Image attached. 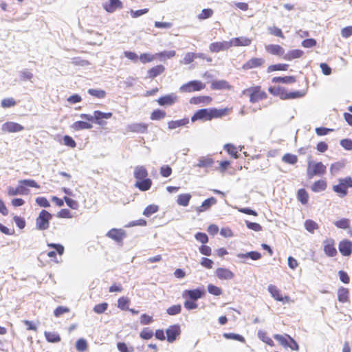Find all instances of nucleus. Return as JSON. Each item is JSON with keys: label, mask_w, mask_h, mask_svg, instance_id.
<instances>
[{"label": "nucleus", "mask_w": 352, "mask_h": 352, "mask_svg": "<svg viewBox=\"0 0 352 352\" xmlns=\"http://www.w3.org/2000/svg\"><path fill=\"white\" fill-rule=\"evenodd\" d=\"M205 87V84L199 80H191L182 85L179 88L180 91L190 93L192 91H200Z\"/></svg>", "instance_id": "423d86ee"}, {"label": "nucleus", "mask_w": 352, "mask_h": 352, "mask_svg": "<svg viewBox=\"0 0 352 352\" xmlns=\"http://www.w3.org/2000/svg\"><path fill=\"white\" fill-rule=\"evenodd\" d=\"M122 7V2L120 0H109V3L104 6V8L108 12H113L117 8Z\"/></svg>", "instance_id": "7c9ffc66"}, {"label": "nucleus", "mask_w": 352, "mask_h": 352, "mask_svg": "<svg viewBox=\"0 0 352 352\" xmlns=\"http://www.w3.org/2000/svg\"><path fill=\"white\" fill-rule=\"evenodd\" d=\"M223 336L228 340H237L241 342H245V338L240 334L234 333H224Z\"/></svg>", "instance_id": "c03bdc74"}, {"label": "nucleus", "mask_w": 352, "mask_h": 352, "mask_svg": "<svg viewBox=\"0 0 352 352\" xmlns=\"http://www.w3.org/2000/svg\"><path fill=\"white\" fill-rule=\"evenodd\" d=\"M127 128L131 132L144 133L147 131L148 125L144 123H133L128 125Z\"/></svg>", "instance_id": "5701e85b"}, {"label": "nucleus", "mask_w": 352, "mask_h": 352, "mask_svg": "<svg viewBox=\"0 0 352 352\" xmlns=\"http://www.w3.org/2000/svg\"><path fill=\"white\" fill-rule=\"evenodd\" d=\"M212 101V98L210 96H197L192 97L190 100V104H199L201 103L209 104Z\"/></svg>", "instance_id": "e433bc0d"}, {"label": "nucleus", "mask_w": 352, "mask_h": 352, "mask_svg": "<svg viewBox=\"0 0 352 352\" xmlns=\"http://www.w3.org/2000/svg\"><path fill=\"white\" fill-rule=\"evenodd\" d=\"M216 276L221 280H230L234 276V274L229 269L219 267L216 270Z\"/></svg>", "instance_id": "f3484780"}, {"label": "nucleus", "mask_w": 352, "mask_h": 352, "mask_svg": "<svg viewBox=\"0 0 352 352\" xmlns=\"http://www.w3.org/2000/svg\"><path fill=\"white\" fill-rule=\"evenodd\" d=\"M338 249L342 255L349 256L352 253V242L347 239L341 241Z\"/></svg>", "instance_id": "9b49d317"}, {"label": "nucleus", "mask_w": 352, "mask_h": 352, "mask_svg": "<svg viewBox=\"0 0 352 352\" xmlns=\"http://www.w3.org/2000/svg\"><path fill=\"white\" fill-rule=\"evenodd\" d=\"M89 94L98 98H103L106 96V92L102 89H89Z\"/></svg>", "instance_id": "13d9d810"}, {"label": "nucleus", "mask_w": 352, "mask_h": 352, "mask_svg": "<svg viewBox=\"0 0 352 352\" xmlns=\"http://www.w3.org/2000/svg\"><path fill=\"white\" fill-rule=\"evenodd\" d=\"M349 290L341 287L338 290V299L341 302H346L349 300Z\"/></svg>", "instance_id": "4c0bfd02"}, {"label": "nucleus", "mask_w": 352, "mask_h": 352, "mask_svg": "<svg viewBox=\"0 0 352 352\" xmlns=\"http://www.w3.org/2000/svg\"><path fill=\"white\" fill-rule=\"evenodd\" d=\"M181 330L179 324H173L170 326L166 330L167 341L170 343L173 342L177 337L180 334Z\"/></svg>", "instance_id": "6e6552de"}, {"label": "nucleus", "mask_w": 352, "mask_h": 352, "mask_svg": "<svg viewBox=\"0 0 352 352\" xmlns=\"http://www.w3.org/2000/svg\"><path fill=\"white\" fill-rule=\"evenodd\" d=\"M227 111L226 108L221 109L216 108L201 109L193 114L191 117V121L192 122L197 120L207 121L213 118H221L227 114Z\"/></svg>", "instance_id": "f257e3e1"}, {"label": "nucleus", "mask_w": 352, "mask_h": 352, "mask_svg": "<svg viewBox=\"0 0 352 352\" xmlns=\"http://www.w3.org/2000/svg\"><path fill=\"white\" fill-rule=\"evenodd\" d=\"M156 57V54L153 55L148 53H143L140 54L139 59L142 63L145 64L152 62Z\"/></svg>", "instance_id": "8fccbe9b"}, {"label": "nucleus", "mask_w": 352, "mask_h": 352, "mask_svg": "<svg viewBox=\"0 0 352 352\" xmlns=\"http://www.w3.org/2000/svg\"><path fill=\"white\" fill-rule=\"evenodd\" d=\"M205 292L204 289L200 287L194 289H186L182 293V297L192 301H197L203 297Z\"/></svg>", "instance_id": "0eeeda50"}, {"label": "nucleus", "mask_w": 352, "mask_h": 352, "mask_svg": "<svg viewBox=\"0 0 352 352\" xmlns=\"http://www.w3.org/2000/svg\"><path fill=\"white\" fill-rule=\"evenodd\" d=\"M117 349L120 352H134V348L132 346H128L122 342L117 343Z\"/></svg>", "instance_id": "3c124183"}, {"label": "nucleus", "mask_w": 352, "mask_h": 352, "mask_svg": "<svg viewBox=\"0 0 352 352\" xmlns=\"http://www.w3.org/2000/svg\"><path fill=\"white\" fill-rule=\"evenodd\" d=\"M177 99L175 94H168L159 98L157 102L160 106H170L173 104Z\"/></svg>", "instance_id": "2eb2a0df"}, {"label": "nucleus", "mask_w": 352, "mask_h": 352, "mask_svg": "<svg viewBox=\"0 0 352 352\" xmlns=\"http://www.w3.org/2000/svg\"><path fill=\"white\" fill-rule=\"evenodd\" d=\"M274 83H283V84H292L296 82V78L294 76H284V77H274L272 80Z\"/></svg>", "instance_id": "473e14b6"}, {"label": "nucleus", "mask_w": 352, "mask_h": 352, "mask_svg": "<svg viewBox=\"0 0 352 352\" xmlns=\"http://www.w3.org/2000/svg\"><path fill=\"white\" fill-rule=\"evenodd\" d=\"M266 51L272 54L277 56H284L285 50L279 45L270 44L265 46Z\"/></svg>", "instance_id": "aec40b11"}, {"label": "nucleus", "mask_w": 352, "mask_h": 352, "mask_svg": "<svg viewBox=\"0 0 352 352\" xmlns=\"http://www.w3.org/2000/svg\"><path fill=\"white\" fill-rule=\"evenodd\" d=\"M267 290L268 292L270 293V294L272 295V296L277 301H287L288 302L289 300V296H285L284 298L282 296V295L280 294V292L279 291V289L275 286V285H270L268 286V288H267Z\"/></svg>", "instance_id": "dca6fc26"}, {"label": "nucleus", "mask_w": 352, "mask_h": 352, "mask_svg": "<svg viewBox=\"0 0 352 352\" xmlns=\"http://www.w3.org/2000/svg\"><path fill=\"white\" fill-rule=\"evenodd\" d=\"M166 116V112L161 109H155L154 110L151 115V119L153 120H159L163 119Z\"/></svg>", "instance_id": "09e8293b"}, {"label": "nucleus", "mask_w": 352, "mask_h": 352, "mask_svg": "<svg viewBox=\"0 0 352 352\" xmlns=\"http://www.w3.org/2000/svg\"><path fill=\"white\" fill-rule=\"evenodd\" d=\"M152 185V181L149 178L136 181L135 186L141 191L148 190Z\"/></svg>", "instance_id": "bb28decb"}, {"label": "nucleus", "mask_w": 352, "mask_h": 352, "mask_svg": "<svg viewBox=\"0 0 352 352\" xmlns=\"http://www.w3.org/2000/svg\"><path fill=\"white\" fill-rule=\"evenodd\" d=\"M297 199L303 205L307 204L309 200V195L305 188H300L298 190Z\"/></svg>", "instance_id": "58836bf2"}, {"label": "nucleus", "mask_w": 352, "mask_h": 352, "mask_svg": "<svg viewBox=\"0 0 352 352\" xmlns=\"http://www.w3.org/2000/svg\"><path fill=\"white\" fill-rule=\"evenodd\" d=\"M236 257L241 259L240 261L242 263H246V259H252L253 261H257L261 258V254L256 251H251L246 253H239L236 254Z\"/></svg>", "instance_id": "1a4fd4ad"}, {"label": "nucleus", "mask_w": 352, "mask_h": 352, "mask_svg": "<svg viewBox=\"0 0 352 352\" xmlns=\"http://www.w3.org/2000/svg\"><path fill=\"white\" fill-rule=\"evenodd\" d=\"M47 246L50 248L54 249L59 255H62L64 253V246L59 243H49Z\"/></svg>", "instance_id": "0e129e2a"}, {"label": "nucleus", "mask_w": 352, "mask_h": 352, "mask_svg": "<svg viewBox=\"0 0 352 352\" xmlns=\"http://www.w3.org/2000/svg\"><path fill=\"white\" fill-rule=\"evenodd\" d=\"M211 88L214 90L229 89L230 86L226 80H219L212 81Z\"/></svg>", "instance_id": "c756f323"}, {"label": "nucleus", "mask_w": 352, "mask_h": 352, "mask_svg": "<svg viewBox=\"0 0 352 352\" xmlns=\"http://www.w3.org/2000/svg\"><path fill=\"white\" fill-rule=\"evenodd\" d=\"M268 90L271 94L278 96L281 100H285L286 89L284 87H272Z\"/></svg>", "instance_id": "2f4dec72"}, {"label": "nucleus", "mask_w": 352, "mask_h": 352, "mask_svg": "<svg viewBox=\"0 0 352 352\" xmlns=\"http://www.w3.org/2000/svg\"><path fill=\"white\" fill-rule=\"evenodd\" d=\"M338 182L341 183L342 186H344L348 190V188H352V178L351 177H346L344 178H340Z\"/></svg>", "instance_id": "69168bd1"}, {"label": "nucleus", "mask_w": 352, "mask_h": 352, "mask_svg": "<svg viewBox=\"0 0 352 352\" xmlns=\"http://www.w3.org/2000/svg\"><path fill=\"white\" fill-rule=\"evenodd\" d=\"M182 311L181 305H175L166 309V313L170 316H175L179 314Z\"/></svg>", "instance_id": "4d7b16f0"}, {"label": "nucleus", "mask_w": 352, "mask_h": 352, "mask_svg": "<svg viewBox=\"0 0 352 352\" xmlns=\"http://www.w3.org/2000/svg\"><path fill=\"white\" fill-rule=\"evenodd\" d=\"M189 119L188 118H184L181 120H171L168 122V128L170 130L179 128L180 126H183L188 124Z\"/></svg>", "instance_id": "c85d7f7f"}, {"label": "nucleus", "mask_w": 352, "mask_h": 352, "mask_svg": "<svg viewBox=\"0 0 352 352\" xmlns=\"http://www.w3.org/2000/svg\"><path fill=\"white\" fill-rule=\"evenodd\" d=\"M164 70L165 67L162 65H158L155 67H153L148 70L147 78L153 79L162 74Z\"/></svg>", "instance_id": "a878e982"}, {"label": "nucleus", "mask_w": 352, "mask_h": 352, "mask_svg": "<svg viewBox=\"0 0 352 352\" xmlns=\"http://www.w3.org/2000/svg\"><path fill=\"white\" fill-rule=\"evenodd\" d=\"M305 95V92L303 91H295L290 92H287L286 91L285 100L299 98L303 97Z\"/></svg>", "instance_id": "a19ab883"}, {"label": "nucleus", "mask_w": 352, "mask_h": 352, "mask_svg": "<svg viewBox=\"0 0 352 352\" xmlns=\"http://www.w3.org/2000/svg\"><path fill=\"white\" fill-rule=\"evenodd\" d=\"M324 252L330 257L335 256L337 254V250L334 247V240L332 239H327L324 241Z\"/></svg>", "instance_id": "f8f14e48"}, {"label": "nucleus", "mask_w": 352, "mask_h": 352, "mask_svg": "<svg viewBox=\"0 0 352 352\" xmlns=\"http://www.w3.org/2000/svg\"><path fill=\"white\" fill-rule=\"evenodd\" d=\"M28 189L19 182V185L16 188L9 187L8 193L10 196H15L17 195H26L28 193Z\"/></svg>", "instance_id": "6ab92c4d"}, {"label": "nucleus", "mask_w": 352, "mask_h": 352, "mask_svg": "<svg viewBox=\"0 0 352 352\" xmlns=\"http://www.w3.org/2000/svg\"><path fill=\"white\" fill-rule=\"evenodd\" d=\"M287 64H275L271 65L267 67V72L270 73L274 71H286L288 68Z\"/></svg>", "instance_id": "79ce46f5"}, {"label": "nucleus", "mask_w": 352, "mask_h": 352, "mask_svg": "<svg viewBox=\"0 0 352 352\" xmlns=\"http://www.w3.org/2000/svg\"><path fill=\"white\" fill-rule=\"evenodd\" d=\"M327 168L322 162H316L313 160H308L307 175L309 179L316 175H322L326 173Z\"/></svg>", "instance_id": "7ed1b4c3"}, {"label": "nucleus", "mask_w": 352, "mask_h": 352, "mask_svg": "<svg viewBox=\"0 0 352 352\" xmlns=\"http://www.w3.org/2000/svg\"><path fill=\"white\" fill-rule=\"evenodd\" d=\"M107 236L117 242H120L123 239L124 232L122 230L113 228L107 232Z\"/></svg>", "instance_id": "b1692460"}, {"label": "nucleus", "mask_w": 352, "mask_h": 352, "mask_svg": "<svg viewBox=\"0 0 352 352\" xmlns=\"http://www.w3.org/2000/svg\"><path fill=\"white\" fill-rule=\"evenodd\" d=\"M247 93H250V101L252 103H256L267 97L266 94L261 91L260 87H252L243 91L244 94Z\"/></svg>", "instance_id": "39448f33"}, {"label": "nucleus", "mask_w": 352, "mask_h": 352, "mask_svg": "<svg viewBox=\"0 0 352 352\" xmlns=\"http://www.w3.org/2000/svg\"><path fill=\"white\" fill-rule=\"evenodd\" d=\"M224 149L231 155L234 158L237 159L239 157L238 151L236 150V147L232 144H226L223 146Z\"/></svg>", "instance_id": "49530a36"}, {"label": "nucleus", "mask_w": 352, "mask_h": 352, "mask_svg": "<svg viewBox=\"0 0 352 352\" xmlns=\"http://www.w3.org/2000/svg\"><path fill=\"white\" fill-rule=\"evenodd\" d=\"M134 177L137 181L147 178L148 171L143 166H138L134 169Z\"/></svg>", "instance_id": "393cba45"}, {"label": "nucleus", "mask_w": 352, "mask_h": 352, "mask_svg": "<svg viewBox=\"0 0 352 352\" xmlns=\"http://www.w3.org/2000/svg\"><path fill=\"white\" fill-rule=\"evenodd\" d=\"M333 190L336 192L340 197H344L348 193V190L344 188V186L341 185L340 182H339V184L337 185L333 186Z\"/></svg>", "instance_id": "37998d69"}, {"label": "nucleus", "mask_w": 352, "mask_h": 352, "mask_svg": "<svg viewBox=\"0 0 352 352\" xmlns=\"http://www.w3.org/2000/svg\"><path fill=\"white\" fill-rule=\"evenodd\" d=\"M282 160L285 163H287L289 164H294L297 162L298 157L296 155H293L291 153H286L283 156Z\"/></svg>", "instance_id": "a18cd8bd"}, {"label": "nucleus", "mask_w": 352, "mask_h": 352, "mask_svg": "<svg viewBox=\"0 0 352 352\" xmlns=\"http://www.w3.org/2000/svg\"><path fill=\"white\" fill-rule=\"evenodd\" d=\"M112 115L111 112L104 113L97 110L94 111L93 115L81 113L80 117L83 120L93 122L98 125H104L105 124L104 119H109L112 117Z\"/></svg>", "instance_id": "f03ea898"}, {"label": "nucleus", "mask_w": 352, "mask_h": 352, "mask_svg": "<svg viewBox=\"0 0 352 352\" xmlns=\"http://www.w3.org/2000/svg\"><path fill=\"white\" fill-rule=\"evenodd\" d=\"M19 183L23 185V186L26 187H32L36 188H39V185L33 179H23L20 180Z\"/></svg>", "instance_id": "052dcab7"}, {"label": "nucleus", "mask_w": 352, "mask_h": 352, "mask_svg": "<svg viewBox=\"0 0 352 352\" xmlns=\"http://www.w3.org/2000/svg\"><path fill=\"white\" fill-rule=\"evenodd\" d=\"M76 347L79 352L85 351L87 348V342L85 339L80 338L76 341Z\"/></svg>", "instance_id": "6e6d98bb"}, {"label": "nucleus", "mask_w": 352, "mask_h": 352, "mask_svg": "<svg viewBox=\"0 0 352 352\" xmlns=\"http://www.w3.org/2000/svg\"><path fill=\"white\" fill-rule=\"evenodd\" d=\"M311 188L315 192L324 191L327 188V182L323 179L318 180L312 184Z\"/></svg>", "instance_id": "72a5a7b5"}, {"label": "nucleus", "mask_w": 352, "mask_h": 352, "mask_svg": "<svg viewBox=\"0 0 352 352\" xmlns=\"http://www.w3.org/2000/svg\"><path fill=\"white\" fill-rule=\"evenodd\" d=\"M191 199V195L189 193H184L178 195L177 203L182 206H187Z\"/></svg>", "instance_id": "ea45409f"}, {"label": "nucleus", "mask_w": 352, "mask_h": 352, "mask_svg": "<svg viewBox=\"0 0 352 352\" xmlns=\"http://www.w3.org/2000/svg\"><path fill=\"white\" fill-rule=\"evenodd\" d=\"M340 144L344 149L347 151L352 150V140L349 138L342 139Z\"/></svg>", "instance_id": "774afa93"}, {"label": "nucleus", "mask_w": 352, "mask_h": 352, "mask_svg": "<svg viewBox=\"0 0 352 352\" xmlns=\"http://www.w3.org/2000/svg\"><path fill=\"white\" fill-rule=\"evenodd\" d=\"M303 55V51L301 50H292L287 52L283 56V59L290 61L295 58H298Z\"/></svg>", "instance_id": "cd10ccee"}, {"label": "nucleus", "mask_w": 352, "mask_h": 352, "mask_svg": "<svg viewBox=\"0 0 352 352\" xmlns=\"http://www.w3.org/2000/svg\"><path fill=\"white\" fill-rule=\"evenodd\" d=\"M214 164V160L212 158L208 156H202L198 159V162L197 164L194 165L195 167L199 168H210Z\"/></svg>", "instance_id": "412c9836"}, {"label": "nucleus", "mask_w": 352, "mask_h": 352, "mask_svg": "<svg viewBox=\"0 0 352 352\" xmlns=\"http://www.w3.org/2000/svg\"><path fill=\"white\" fill-rule=\"evenodd\" d=\"M159 210V207L155 204H151L146 207L143 212V214L147 217H150L153 214L157 212Z\"/></svg>", "instance_id": "de8ad7c7"}, {"label": "nucleus", "mask_w": 352, "mask_h": 352, "mask_svg": "<svg viewBox=\"0 0 352 352\" xmlns=\"http://www.w3.org/2000/svg\"><path fill=\"white\" fill-rule=\"evenodd\" d=\"M305 229L311 233H313L314 230L318 228V224L314 221L311 219H307L305 221Z\"/></svg>", "instance_id": "603ef678"}, {"label": "nucleus", "mask_w": 352, "mask_h": 352, "mask_svg": "<svg viewBox=\"0 0 352 352\" xmlns=\"http://www.w3.org/2000/svg\"><path fill=\"white\" fill-rule=\"evenodd\" d=\"M230 41V47L232 46H248L251 43V40L246 37H236L232 38Z\"/></svg>", "instance_id": "4be33fe9"}, {"label": "nucleus", "mask_w": 352, "mask_h": 352, "mask_svg": "<svg viewBox=\"0 0 352 352\" xmlns=\"http://www.w3.org/2000/svg\"><path fill=\"white\" fill-rule=\"evenodd\" d=\"M207 288L208 292L212 295L220 296L222 294L221 289L212 284H209Z\"/></svg>", "instance_id": "e2e57ef3"}, {"label": "nucleus", "mask_w": 352, "mask_h": 352, "mask_svg": "<svg viewBox=\"0 0 352 352\" xmlns=\"http://www.w3.org/2000/svg\"><path fill=\"white\" fill-rule=\"evenodd\" d=\"M195 59V55L193 52H188L185 54L184 58L182 60H181V63L188 65L193 62V60Z\"/></svg>", "instance_id": "338daca9"}, {"label": "nucleus", "mask_w": 352, "mask_h": 352, "mask_svg": "<svg viewBox=\"0 0 352 352\" xmlns=\"http://www.w3.org/2000/svg\"><path fill=\"white\" fill-rule=\"evenodd\" d=\"M109 305L107 302H102L98 305H96L94 307V311L98 314H101L104 313L108 309Z\"/></svg>", "instance_id": "864d4df0"}, {"label": "nucleus", "mask_w": 352, "mask_h": 352, "mask_svg": "<svg viewBox=\"0 0 352 352\" xmlns=\"http://www.w3.org/2000/svg\"><path fill=\"white\" fill-rule=\"evenodd\" d=\"M153 331L148 328H144L140 333V338L144 340H149L153 337Z\"/></svg>", "instance_id": "680f3d73"}, {"label": "nucleus", "mask_w": 352, "mask_h": 352, "mask_svg": "<svg viewBox=\"0 0 352 352\" xmlns=\"http://www.w3.org/2000/svg\"><path fill=\"white\" fill-rule=\"evenodd\" d=\"M230 48V41L214 42L210 43L209 50L211 52L217 53L221 51L227 50Z\"/></svg>", "instance_id": "9d476101"}, {"label": "nucleus", "mask_w": 352, "mask_h": 352, "mask_svg": "<svg viewBox=\"0 0 352 352\" xmlns=\"http://www.w3.org/2000/svg\"><path fill=\"white\" fill-rule=\"evenodd\" d=\"M1 129L3 131L15 133L23 130V126L16 122H7L2 125Z\"/></svg>", "instance_id": "4468645a"}, {"label": "nucleus", "mask_w": 352, "mask_h": 352, "mask_svg": "<svg viewBox=\"0 0 352 352\" xmlns=\"http://www.w3.org/2000/svg\"><path fill=\"white\" fill-rule=\"evenodd\" d=\"M213 14V10L210 8L203 9L201 12L198 15V19L204 20L211 17Z\"/></svg>", "instance_id": "bf43d9fd"}, {"label": "nucleus", "mask_w": 352, "mask_h": 352, "mask_svg": "<svg viewBox=\"0 0 352 352\" xmlns=\"http://www.w3.org/2000/svg\"><path fill=\"white\" fill-rule=\"evenodd\" d=\"M44 335L49 342L56 343L60 341V336L56 332L45 331Z\"/></svg>", "instance_id": "c9c22d12"}, {"label": "nucleus", "mask_w": 352, "mask_h": 352, "mask_svg": "<svg viewBox=\"0 0 352 352\" xmlns=\"http://www.w3.org/2000/svg\"><path fill=\"white\" fill-rule=\"evenodd\" d=\"M334 225L338 228L347 229L350 226V221L348 219L343 218L340 220L336 221Z\"/></svg>", "instance_id": "5fc2aeb1"}, {"label": "nucleus", "mask_w": 352, "mask_h": 352, "mask_svg": "<svg viewBox=\"0 0 352 352\" xmlns=\"http://www.w3.org/2000/svg\"><path fill=\"white\" fill-rule=\"evenodd\" d=\"M52 215L47 210H42L36 219V226L39 230H45L49 228Z\"/></svg>", "instance_id": "20e7f679"}, {"label": "nucleus", "mask_w": 352, "mask_h": 352, "mask_svg": "<svg viewBox=\"0 0 352 352\" xmlns=\"http://www.w3.org/2000/svg\"><path fill=\"white\" fill-rule=\"evenodd\" d=\"M265 60L262 58H252L243 64L242 68L245 70L257 68L262 66Z\"/></svg>", "instance_id": "ddd939ff"}, {"label": "nucleus", "mask_w": 352, "mask_h": 352, "mask_svg": "<svg viewBox=\"0 0 352 352\" xmlns=\"http://www.w3.org/2000/svg\"><path fill=\"white\" fill-rule=\"evenodd\" d=\"M72 127L75 131H80L83 129H91L93 126L91 124L85 121H76L72 125Z\"/></svg>", "instance_id": "f704fd0d"}, {"label": "nucleus", "mask_w": 352, "mask_h": 352, "mask_svg": "<svg viewBox=\"0 0 352 352\" xmlns=\"http://www.w3.org/2000/svg\"><path fill=\"white\" fill-rule=\"evenodd\" d=\"M217 204L216 198L211 197L204 200L201 205L196 208V211L199 213L208 210L212 205Z\"/></svg>", "instance_id": "a211bd4d"}]
</instances>
